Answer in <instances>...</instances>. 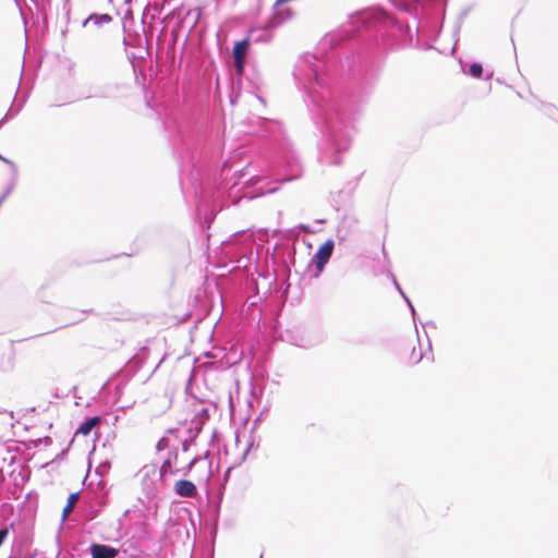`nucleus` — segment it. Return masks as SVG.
Wrapping results in <instances>:
<instances>
[{"mask_svg": "<svg viewBox=\"0 0 558 558\" xmlns=\"http://www.w3.org/2000/svg\"><path fill=\"white\" fill-rule=\"evenodd\" d=\"M412 43L408 22L373 8L350 15L339 34L301 56L293 78L320 133L319 160L339 166L351 144L353 117L371 94L375 63L386 49Z\"/></svg>", "mask_w": 558, "mask_h": 558, "instance_id": "f257e3e1", "label": "nucleus"}, {"mask_svg": "<svg viewBox=\"0 0 558 558\" xmlns=\"http://www.w3.org/2000/svg\"><path fill=\"white\" fill-rule=\"evenodd\" d=\"M172 146L180 163V184L184 192L191 189L196 205H207L211 156L206 148V133L198 124L180 126L172 137Z\"/></svg>", "mask_w": 558, "mask_h": 558, "instance_id": "f03ea898", "label": "nucleus"}, {"mask_svg": "<svg viewBox=\"0 0 558 558\" xmlns=\"http://www.w3.org/2000/svg\"><path fill=\"white\" fill-rule=\"evenodd\" d=\"M448 0H397L396 8L409 13L416 22V44L424 49H430L432 44L422 45V37L436 41L445 16Z\"/></svg>", "mask_w": 558, "mask_h": 558, "instance_id": "7ed1b4c3", "label": "nucleus"}, {"mask_svg": "<svg viewBox=\"0 0 558 558\" xmlns=\"http://www.w3.org/2000/svg\"><path fill=\"white\" fill-rule=\"evenodd\" d=\"M302 175V166L299 158L293 151L283 153L276 168L267 173L262 172L254 174L250 179V183L255 187L258 195L274 193L279 185L299 179Z\"/></svg>", "mask_w": 558, "mask_h": 558, "instance_id": "20e7f679", "label": "nucleus"}, {"mask_svg": "<svg viewBox=\"0 0 558 558\" xmlns=\"http://www.w3.org/2000/svg\"><path fill=\"white\" fill-rule=\"evenodd\" d=\"M292 16V10L284 8L283 10H276L272 15L262 27H253L248 31L246 38L252 44H267L272 38V29L284 23Z\"/></svg>", "mask_w": 558, "mask_h": 558, "instance_id": "39448f33", "label": "nucleus"}, {"mask_svg": "<svg viewBox=\"0 0 558 558\" xmlns=\"http://www.w3.org/2000/svg\"><path fill=\"white\" fill-rule=\"evenodd\" d=\"M252 235L245 234L244 231H239L233 233L230 240L221 243V250L231 260L241 263L242 257L248 251H252Z\"/></svg>", "mask_w": 558, "mask_h": 558, "instance_id": "423d86ee", "label": "nucleus"}, {"mask_svg": "<svg viewBox=\"0 0 558 558\" xmlns=\"http://www.w3.org/2000/svg\"><path fill=\"white\" fill-rule=\"evenodd\" d=\"M123 45L125 49L135 48L137 52H130L129 56L131 59H142L143 52L148 53V48L144 47V41L147 44V39L143 37V35L138 32H132L126 27V24L123 23Z\"/></svg>", "mask_w": 558, "mask_h": 558, "instance_id": "0eeeda50", "label": "nucleus"}, {"mask_svg": "<svg viewBox=\"0 0 558 558\" xmlns=\"http://www.w3.org/2000/svg\"><path fill=\"white\" fill-rule=\"evenodd\" d=\"M335 248V242L332 239L326 240L315 252L313 255L310 265L315 266V277H318L323 270L325 269L326 265L330 260L332 253Z\"/></svg>", "mask_w": 558, "mask_h": 558, "instance_id": "6e6552de", "label": "nucleus"}, {"mask_svg": "<svg viewBox=\"0 0 558 558\" xmlns=\"http://www.w3.org/2000/svg\"><path fill=\"white\" fill-rule=\"evenodd\" d=\"M109 489L107 484L100 480L95 488H87L84 498L88 502L95 504L98 509H105L108 505Z\"/></svg>", "mask_w": 558, "mask_h": 558, "instance_id": "1a4fd4ad", "label": "nucleus"}, {"mask_svg": "<svg viewBox=\"0 0 558 558\" xmlns=\"http://www.w3.org/2000/svg\"><path fill=\"white\" fill-rule=\"evenodd\" d=\"M251 44L248 39L245 37L242 40H239L234 44L232 48V57L234 61L235 72L241 75L245 69L246 64V54L248 52Z\"/></svg>", "mask_w": 558, "mask_h": 558, "instance_id": "9d476101", "label": "nucleus"}, {"mask_svg": "<svg viewBox=\"0 0 558 558\" xmlns=\"http://www.w3.org/2000/svg\"><path fill=\"white\" fill-rule=\"evenodd\" d=\"M149 354V350L147 347H142L125 364L124 373L129 377H133L138 369L143 366L145 361L147 360Z\"/></svg>", "mask_w": 558, "mask_h": 558, "instance_id": "9b49d317", "label": "nucleus"}, {"mask_svg": "<svg viewBox=\"0 0 558 558\" xmlns=\"http://www.w3.org/2000/svg\"><path fill=\"white\" fill-rule=\"evenodd\" d=\"M89 553L92 558H117L119 549L107 544L92 543Z\"/></svg>", "mask_w": 558, "mask_h": 558, "instance_id": "f8f14e48", "label": "nucleus"}, {"mask_svg": "<svg viewBox=\"0 0 558 558\" xmlns=\"http://www.w3.org/2000/svg\"><path fill=\"white\" fill-rule=\"evenodd\" d=\"M174 493L184 498H193L197 495L196 485L189 480H179L174 484Z\"/></svg>", "mask_w": 558, "mask_h": 558, "instance_id": "ddd939ff", "label": "nucleus"}, {"mask_svg": "<svg viewBox=\"0 0 558 558\" xmlns=\"http://www.w3.org/2000/svg\"><path fill=\"white\" fill-rule=\"evenodd\" d=\"M203 427L198 421H191L190 427L187 428V437L182 440V451L187 452L193 446L201 434Z\"/></svg>", "mask_w": 558, "mask_h": 558, "instance_id": "4468645a", "label": "nucleus"}, {"mask_svg": "<svg viewBox=\"0 0 558 558\" xmlns=\"http://www.w3.org/2000/svg\"><path fill=\"white\" fill-rule=\"evenodd\" d=\"M460 69L463 74L469 75L473 78H482L484 74V68L481 62H469L463 59H459Z\"/></svg>", "mask_w": 558, "mask_h": 558, "instance_id": "2eb2a0df", "label": "nucleus"}, {"mask_svg": "<svg viewBox=\"0 0 558 558\" xmlns=\"http://www.w3.org/2000/svg\"><path fill=\"white\" fill-rule=\"evenodd\" d=\"M178 449L173 448L169 450L166 460L162 462L159 469V476L162 480L167 474H175L179 473L180 470L173 469V464L178 461Z\"/></svg>", "mask_w": 558, "mask_h": 558, "instance_id": "dca6fc26", "label": "nucleus"}, {"mask_svg": "<svg viewBox=\"0 0 558 558\" xmlns=\"http://www.w3.org/2000/svg\"><path fill=\"white\" fill-rule=\"evenodd\" d=\"M113 17L108 13H92L82 22V26L86 27L89 23H93L96 27L100 28L111 23Z\"/></svg>", "mask_w": 558, "mask_h": 558, "instance_id": "f3484780", "label": "nucleus"}, {"mask_svg": "<svg viewBox=\"0 0 558 558\" xmlns=\"http://www.w3.org/2000/svg\"><path fill=\"white\" fill-rule=\"evenodd\" d=\"M101 423V417L98 415L87 416L85 420L78 425L76 429V434H81L83 436H87L90 432Z\"/></svg>", "mask_w": 558, "mask_h": 558, "instance_id": "a211bd4d", "label": "nucleus"}, {"mask_svg": "<svg viewBox=\"0 0 558 558\" xmlns=\"http://www.w3.org/2000/svg\"><path fill=\"white\" fill-rule=\"evenodd\" d=\"M104 509H98L95 504L88 502L87 499L84 498V505L82 507V515L85 521H92L99 515V513Z\"/></svg>", "mask_w": 558, "mask_h": 558, "instance_id": "6ab92c4d", "label": "nucleus"}, {"mask_svg": "<svg viewBox=\"0 0 558 558\" xmlns=\"http://www.w3.org/2000/svg\"><path fill=\"white\" fill-rule=\"evenodd\" d=\"M24 102H25V99H23L20 104H17L16 106L14 104L11 105V107L9 108V110L7 111V113L3 116V118L0 120V126L3 125L4 123H7L9 120L13 119L14 117H16L23 106H24Z\"/></svg>", "mask_w": 558, "mask_h": 558, "instance_id": "aec40b11", "label": "nucleus"}, {"mask_svg": "<svg viewBox=\"0 0 558 558\" xmlns=\"http://www.w3.org/2000/svg\"><path fill=\"white\" fill-rule=\"evenodd\" d=\"M80 499V493H71L68 497V501L62 511V519L65 520L68 513L72 510L73 506Z\"/></svg>", "mask_w": 558, "mask_h": 558, "instance_id": "412c9836", "label": "nucleus"}, {"mask_svg": "<svg viewBox=\"0 0 558 558\" xmlns=\"http://www.w3.org/2000/svg\"><path fill=\"white\" fill-rule=\"evenodd\" d=\"M202 460L201 456H195L183 469H181L179 472L182 473V475L187 476L193 468Z\"/></svg>", "mask_w": 558, "mask_h": 558, "instance_id": "4be33fe9", "label": "nucleus"}, {"mask_svg": "<svg viewBox=\"0 0 558 558\" xmlns=\"http://www.w3.org/2000/svg\"><path fill=\"white\" fill-rule=\"evenodd\" d=\"M209 418V411L206 408L201 409L197 414L193 417L192 421H198L202 423V427L204 426L205 422Z\"/></svg>", "mask_w": 558, "mask_h": 558, "instance_id": "5701e85b", "label": "nucleus"}, {"mask_svg": "<svg viewBox=\"0 0 558 558\" xmlns=\"http://www.w3.org/2000/svg\"><path fill=\"white\" fill-rule=\"evenodd\" d=\"M169 444H170L169 438L163 436L158 440L156 448L158 451H161V450L167 449L169 447Z\"/></svg>", "mask_w": 558, "mask_h": 558, "instance_id": "b1692460", "label": "nucleus"}, {"mask_svg": "<svg viewBox=\"0 0 558 558\" xmlns=\"http://www.w3.org/2000/svg\"><path fill=\"white\" fill-rule=\"evenodd\" d=\"M253 448H258V442L256 444V442H255L254 437H252V436H251L250 441H248V444H247V446H246V449H245V450H244V452H243L242 460H244V459H245V457L247 456V453H248Z\"/></svg>", "mask_w": 558, "mask_h": 558, "instance_id": "393cba45", "label": "nucleus"}, {"mask_svg": "<svg viewBox=\"0 0 558 558\" xmlns=\"http://www.w3.org/2000/svg\"><path fill=\"white\" fill-rule=\"evenodd\" d=\"M14 186H15V183L12 182L10 183L4 192L2 193V195L0 196V205L4 202V199L12 193V191L14 190Z\"/></svg>", "mask_w": 558, "mask_h": 558, "instance_id": "a878e982", "label": "nucleus"}, {"mask_svg": "<svg viewBox=\"0 0 558 558\" xmlns=\"http://www.w3.org/2000/svg\"><path fill=\"white\" fill-rule=\"evenodd\" d=\"M424 356V352L422 350H420L417 353L415 351V348H413L412 350V353H411V360L413 362V364H417Z\"/></svg>", "mask_w": 558, "mask_h": 558, "instance_id": "bb28decb", "label": "nucleus"}, {"mask_svg": "<svg viewBox=\"0 0 558 558\" xmlns=\"http://www.w3.org/2000/svg\"><path fill=\"white\" fill-rule=\"evenodd\" d=\"M388 276L391 278L392 282H393V286L396 287V289L398 290L399 293H402L403 290L402 288L400 287L399 282L397 281L395 275L392 272H389Z\"/></svg>", "mask_w": 558, "mask_h": 558, "instance_id": "cd10ccee", "label": "nucleus"}, {"mask_svg": "<svg viewBox=\"0 0 558 558\" xmlns=\"http://www.w3.org/2000/svg\"><path fill=\"white\" fill-rule=\"evenodd\" d=\"M0 160H2L3 162L8 163L11 167V169L13 170V172L16 174L17 169H16V166H15V163L13 161L2 157L1 155H0Z\"/></svg>", "mask_w": 558, "mask_h": 558, "instance_id": "c85d7f7f", "label": "nucleus"}, {"mask_svg": "<svg viewBox=\"0 0 558 558\" xmlns=\"http://www.w3.org/2000/svg\"><path fill=\"white\" fill-rule=\"evenodd\" d=\"M262 415L263 413H260L254 421H253V426H252V433L256 429L257 425L260 423L262 421Z\"/></svg>", "mask_w": 558, "mask_h": 558, "instance_id": "c756f323", "label": "nucleus"}, {"mask_svg": "<svg viewBox=\"0 0 558 558\" xmlns=\"http://www.w3.org/2000/svg\"><path fill=\"white\" fill-rule=\"evenodd\" d=\"M465 14H466V12H463V13L460 15L459 21H458V23H457V25H456V28H454V32H456V33H457V32H459L461 21H462V19L464 17V15H465Z\"/></svg>", "mask_w": 558, "mask_h": 558, "instance_id": "7c9ffc66", "label": "nucleus"}, {"mask_svg": "<svg viewBox=\"0 0 558 558\" xmlns=\"http://www.w3.org/2000/svg\"><path fill=\"white\" fill-rule=\"evenodd\" d=\"M149 471H155L153 466H144L141 472H144L145 473V476H147L149 474Z\"/></svg>", "mask_w": 558, "mask_h": 558, "instance_id": "2f4dec72", "label": "nucleus"}, {"mask_svg": "<svg viewBox=\"0 0 558 558\" xmlns=\"http://www.w3.org/2000/svg\"><path fill=\"white\" fill-rule=\"evenodd\" d=\"M178 432H179V429H178V428H175V427H171V428H168V429H167V434H171V435H174V434H175V433H178Z\"/></svg>", "mask_w": 558, "mask_h": 558, "instance_id": "473e14b6", "label": "nucleus"}, {"mask_svg": "<svg viewBox=\"0 0 558 558\" xmlns=\"http://www.w3.org/2000/svg\"><path fill=\"white\" fill-rule=\"evenodd\" d=\"M202 460H208L210 458V451L207 450L203 456H201Z\"/></svg>", "mask_w": 558, "mask_h": 558, "instance_id": "72a5a7b5", "label": "nucleus"}, {"mask_svg": "<svg viewBox=\"0 0 558 558\" xmlns=\"http://www.w3.org/2000/svg\"><path fill=\"white\" fill-rule=\"evenodd\" d=\"M410 311H411V314H412L413 320L415 322V318H416V311H415L414 306H412V307L410 308Z\"/></svg>", "mask_w": 558, "mask_h": 558, "instance_id": "f704fd0d", "label": "nucleus"}, {"mask_svg": "<svg viewBox=\"0 0 558 558\" xmlns=\"http://www.w3.org/2000/svg\"><path fill=\"white\" fill-rule=\"evenodd\" d=\"M19 476L21 477V481L24 483L28 480V476L22 474V473H19Z\"/></svg>", "mask_w": 558, "mask_h": 558, "instance_id": "c9c22d12", "label": "nucleus"}, {"mask_svg": "<svg viewBox=\"0 0 558 558\" xmlns=\"http://www.w3.org/2000/svg\"><path fill=\"white\" fill-rule=\"evenodd\" d=\"M298 228H299V229H301V230H310V227H308V226H306V225H302V223H301V225H299V226H298Z\"/></svg>", "mask_w": 558, "mask_h": 558, "instance_id": "e433bc0d", "label": "nucleus"}, {"mask_svg": "<svg viewBox=\"0 0 558 558\" xmlns=\"http://www.w3.org/2000/svg\"><path fill=\"white\" fill-rule=\"evenodd\" d=\"M427 350L432 352V343L430 340L427 338Z\"/></svg>", "mask_w": 558, "mask_h": 558, "instance_id": "4c0bfd02", "label": "nucleus"}, {"mask_svg": "<svg viewBox=\"0 0 558 558\" xmlns=\"http://www.w3.org/2000/svg\"><path fill=\"white\" fill-rule=\"evenodd\" d=\"M405 302H407V304H408V306H409L410 308L413 306V304H412V302H411V300H410V299H407V301H405Z\"/></svg>", "mask_w": 558, "mask_h": 558, "instance_id": "58836bf2", "label": "nucleus"}, {"mask_svg": "<svg viewBox=\"0 0 558 558\" xmlns=\"http://www.w3.org/2000/svg\"><path fill=\"white\" fill-rule=\"evenodd\" d=\"M216 434H217V433H216V430H214V433H213V435H211L210 444H211V442H214V439H215V437H216Z\"/></svg>", "mask_w": 558, "mask_h": 558, "instance_id": "ea45409f", "label": "nucleus"}, {"mask_svg": "<svg viewBox=\"0 0 558 558\" xmlns=\"http://www.w3.org/2000/svg\"><path fill=\"white\" fill-rule=\"evenodd\" d=\"M383 254H384V257L386 258L387 257V253H386V250H385V245H383Z\"/></svg>", "mask_w": 558, "mask_h": 558, "instance_id": "a19ab883", "label": "nucleus"}, {"mask_svg": "<svg viewBox=\"0 0 558 558\" xmlns=\"http://www.w3.org/2000/svg\"><path fill=\"white\" fill-rule=\"evenodd\" d=\"M400 294H401V296L404 299V301H407V299H409L404 292H402V293H400Z\"/></svg>", "mask_w": 558, "mask_h": 558, "instance_id": "79ce46f5", "label": "nucleus"}, {"mask_svg": "<svg viewBox=\"0 0 558 558\" xmlns=\"http://www.w3.org/2000/svg\"><path fill=\"white\" fill-rule=\"evenodd\" d=\"M65 14H66V17L69 19V15H70V9L69 8L66 9V13Z\"/></svg>", "mask_w": 558, "mask_h": 558, "instance_id": "37998d69", "label": "nucleus"}, {"mask_svg": "<svg viewBox=\"0 0 558 558\" xmlns=\"http://www.w3.org/2000/svg\"><path fill=\"white\" fill-rule=\"evenodd\" d=\"M217 3H220L222 0H215Z\"/></svg>", "mask_w": 558, "mask_h": 558, "instance_id": "c03bdc74", "label": "nucleus"}, {"mask_svg": "<svg viewBox=\"0 0 558 558\" xmlns=\"http://www.w3.org/2000/svg\"><path fill=\"white\" fill-rule=\"evenodd\" d=\"M108 2H109V3H111V2H112V0H108Z\"/></svg>", "mask_w": 558, "mask_h": 558, "instance_id": "a18cd8bd", "label": "nucleus"}, {"mask_svg": "<svg viewBox=\"0 0 558 558\" xmlns=\"http://www.w3.org/2000/svg\"><path fill=\"white\" fill-rule=\"evenodd\" d=\"M259 558H263V556H260Z\"/></svg>", "mask_w": 558, "mask_h": 558, "instance_id": "49530a36", "label": "nucleus"}]
</instances>
